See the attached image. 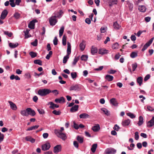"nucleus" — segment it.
Segmentation results:
<instances>
[{
  "label": "nucleus",
  "mask_w": 154,
  "mask_h": 154,
  "mask_svg": "<svg viewBox=\"0 0 154 154\" xmlns=\"http://www.w3.org/2000/svg\"><path fill=\"white\" fill-rule=\"evenodd\" d=\"M67 37L65 35H64L62 38V44L63 45L65 46L66 45Z\"/></svg>",
  "instance_id": "f704fd0d"
},
{
  "label": "nucleus",
  "mask_w": 154,
  "mask_h": 154,
  "mask_svg": "<svg viewBox=\"0 0 154 154\" xmlns=\"http://www.w3.org/2000/svg\"><path fill=\"white\" fill-rule=\"evenodd\" d=\"M110 103L115 106H117L119 103L116 99L114 98L111 99L109 100Z\"/></svg>",
  "instance_id": "6e6552de"
},
{
  "label": "nucleus",
  "mask_w": 154,
  "mask_h": 154,
  "mask_svg": "<svg viewBox=\"0 0 154 154\" xmlns=\"http://www.w3.org/2000/svg\"><path fill=\"white\" fill-rule=\"evenodd\" d=\"M86 44L84 40H82V42L79 44V47L80 50L83 51L85 47Z\"/></svg>",
  "instance_id": "dca6fc26"
},
{
  "label": "nucleus",
  "mask_w": 154,
  "mask_h": 154,
  "mask_svg": "<svg viewBox=\"0 0 154 154\" xmlns=\"http://www.w3.org/2000/svg\"><path fill=\"white\" fill-rule=\"evenodd\" d=\"M69 58V57L68 55H66V56L64 57L63 59V63L64 64L66 63Z\"/></svg>",
  "instance_id": "a18cd8bd"
},
{
  "label": "nucleus",
  "mask_w": 154,
  "mask_h": 154,
  "mask_svg": "<svg viewBox=\"0 0 154 154\" xmlns=\"http://www.w3.org/2000/svg\"><path fill=\"white\" fill-rule=\"evenodd\" d=\"M8 14V12L6 10H4L1 14L0 18L2 20H3L6 17Z\"/></svg>",
  "instance_id": "4468645a"
},
{
  "label": "nucleus",
  "mask_w": 154,
  "mask_h": 154,
  "mask_svg": "<svg viewBox=\"0 0 154 154\" xmlns=\"http://www.w3.org/2000/svg\"><path fill=\"white\" fill-rule=\"evenodd\" d=\"M92 130L94 132H97L100 129V125L98 124H97L92 127Z\"/></svg>",
  "instance_id": "393cba45"
},
{
  "label": "nucleus",
  "mask_w": 154,
  "mask_h": 154,
  "mask_svg": "<svg viewBox=\"0 0 154 154\" xmlns=\"http://www.w3.org/2000/svg\"><path fill=\"white\" fill-rule=\"evenodd\" d=\"M153 39L154 38H152L144 45L143 48L142 49V51H144L148 47L150 46V45L152 43Z\"/></svg>",
  "instance_id": "0eeeda50"
},
{
  "label": "nucleus",
  "mask_w": 154,
  "mask_h": 154,
  "mask_svg": "<svg viewBox=\"0 0 154 154\" xmlns=\"http://www.w3.org/2000/svg\"><path fill=\"white\" fill-rule=\"evenodd\" d=\"M105 78L106 80L110 82L113 80V77L112 76L108 75L106 76Z\"/></svg>",
  "instance_id": "cd10ccee"
},
{
  "label": "nucleus",
  "mask_w": 154,
  "mask_h": 154,
  "mask_svg": "<svg viewBox=\"0 0 154 154\" xmlns=\"http://www.w3.org/2000/svg\"><path fill=\"white\" fill-rule=\"evenodd\" d=\"M139 133L138 132H136L135 133V138L136 140H137L139 138Z\"/></svg>",
  "instance_id": "e2e57ef3"
},
{
  "label": "nucleus",
  "mask_w": 154,
  "mask_h": 154,
  "mask_svg": "<svg viewBox=\"0 0 154 154\" xmlns=\"http://www.w3.org/2000/svg\"><path fill=\"white\" fill-rule=\"evenodd\" d=\"M38 111L40 114H43L45 113L44 110L42 109H38Z\"/></svg>",
  "instance_id": "052dcab7"
},
{
  "label": "nucleus",
  "mask_w": 154,
  "mask_h": 154,
  "mask_svg": "<svg viewBox=\"0 0 154 154\" xmlns=\"http://www.w3.org/2000/svg\"><path fill=\"white\" fill-rule=\"evenodd\" d=\"M63 12L62 11H59L57 13H55V14L56 15H55L54 16H56V17H57L60 18L61 17V15L63 14Z\"/></svg>",
  "instance_id": "c9c22d12"
},
{
  "label": "nucleus",
  "mask_w": 154,
  "mask_h": 154,
  "mask_svg": "<svg viewBox=\"0 0 154 154\" xmlns=\"http://www.w3.org/2000/svg\"><path fill=\"white\" fill-rule=\"evenodd\" d=\"M78 108L79 106L78 105H75L70 109V111L72 112H75L78 110Z\"/></svg>",
  "instance_id": "b1692460"
},
{
  "label": "nucleus",
  "mask_w": 154,
  "mask_h": 154,
  "mask_svg": "<svg viewBox=\"0 0 154 154\" xmlns=\"http://www.w3.org/2000/svg\"><path fill=\"white\" fill-rule=\"evenodd\" d=\"M51 93V90L48 89H40L38 91V94L41 96H45Z\"/></svg>",
  "instance_id": "f03ea898"
},
{
  "label": "nucleus",
  "mask_w": 154,
  "mask_h": 154,
  "mask_svg": "<svg viewBox=\"0 0 154 154\" xmlns=\"http://www.w3.org/2000/svg\"><path fill=\"white\" fill-rule=\"evenodd\" d=\"M130 123V120L128 119L123 121L122 122V125L123 126L125 127L128 125Z\"/></svg>",
  "instance_id": "5701e85b"
},
{
  "label": "nucleus",
  "mask_w": 154,
  "mask_h": 154,
  "mask_svg": "<svg viewBox=\"0 0 154 154\" xmlns=\"http://www.w3.org/2000/svg\"><path fill=\"white\" fill-rule=\"evenodd\" d=\"M97 147V144H94L92 145L91 150L94 153L95 152Z\"/></svg>",
  "instance_id": "2f4dec72"
},
{
  "label": "nucleus",
  "mask_w": 154,
  "mask_h": 154,
  "mask_svg": "<svg viewBox=\"0 0 154 154\" xmlns=\"http://www.w3.org/2000/svg\"><path fill=\"white\" fill-rule=\"evenodd\" d=\"M52 92L55 95H57L59 94L58 91L57 90H51V93Z\"/></svg>",
  "instance_id": "69168bd1"
},
{
  "label": "nucleus",
  "mask_w": 154,
  "mask_h": 154,
  "mask_svg": "<svg viewBox=\"0 0 154 154\" xmlns=\"http://www.w3.org/2000/svg\"><path fill=\"white\" fill-rule=\"evenodd\" d=\"M116 152V150L114 148H109L105 150L104 154H115Z\"/></svg>",
  "instance_id": "20e7f679"
},
{
  "label": "nucleus",
  "mask_w": 154,
  "mask_h": 154,
  "mask_svg": "<svg viewBox=\"0 0 154 154\" xmlns=\"http://www.w3.org/2000/svg\"><path fill=\"white\" fill-rule=\"evenodd\" d=\"M18 44L17 43H10L9 44L10 47L11 48H14L18 46Z\"/></svg>",
  "instance_id": "473e14b6"
},
{
  "label": "nucleus",
  "mask_w": 154,
  "mask_h": 154,
  "mask_svg": "<svg viewBox=\"0 0 154 154\" xmlns=\"http://www.w3.org/2000/svg\"><path fill=\"white\" fill-rule=\"evenodd\" d=\"M137 66V64L136 63L132 64V68L133 71H134Z\"/></svg>",
  "instance_id": "4d7b16f0"
},
{
  "label": "nucleus",
  "mask_w": 154,
  "mask_h": 154,
  "mask_svg": "<svg viewBox=\"0 0 154 154\" xmlns=\"http://www.w3.org/2000/svg\"><path fill=\"white\" fill-rule=\"evenodd\" d=\"M21 2V0H9L10 4L12 7H14L15 5H19Z\"/></svg>",
  "instance_id": "39448f33"
},
{
  "label": "nucleus",
  "mask_w": 154,
  "mask_h": 154,
  "mask_svg": "<svg viewBox=\"0 0 154 154\" xmlns=\"http://www.w3.org/2000/svg\"><path fill=\"white\" fill-rule=\"evenodd\" d=\"M39 126L38 125H36L35 126H32L29 127L26 130V131H30L34 130H35L38 128Z\"/></svg>",
  "instance_id": "bb28decb"
},
{
  "label": "nucleus",
  "mask_w": 154,
  "mask_h": 154,
  "mask_svg": "<svg viewBox=\"0 0 154 154\" xmlns=\"http://www.w3.org/2000/svg\"><path fill=\"white\" fill-rule=\"evenodd\" d=\"M150 77V75L149 74H147L145 77L144 79V81L145 82L147 80H148L149 79Z\"/></svg>",
  "instance_id": "774afa93"
},
{
  "label": "nucleus",
  "mask_w": 154,
  "mask_h": 154,
  "mask_svg": "<svg viewBox=\"0 0 154 154\" xmlns=\"http://www.w3.org/2000/svg\"><path fill=\"white\" fill-rule=\"evenodd\" d=\"M10 79L11 80H13L14 79L16 80H20V78L17 75L15 76L14 75H11L10 77Z\"/></svg>",
  "instance_id": "7c9ffc66"
},
{
  "label": "nucleus",
  "mask_w": 154,
  "mask_h": 154,
  "mask_svg": "<svg viewBox=\"0 0 154 154\" xmlns=\"http://www.w3.org/2000/svg\"><path fill=\"white\" fill-rule=\"evenodd\" d=\"M101 110L107 116H109V115L110 113H109V112L106 108H103L101 109Z\"/></svg>",
  "instance_id": "58836bf2"
},
{
  "label": "nucleus",
  "mask_w": 154,
  "mask_h": 154,
  "mask_svg": "<svg viewBox=\"0 0 154 154\" xmlns=\"http://www.w3.org/2000/svg\"><path fill=\"white\" fill-rule=\"evenodd\" d=\"M29 31L28 29H26L25 31H24V32L25 34V37L27 38L29 37Z\"/></svg>",
  "instance_id": "603ef678"
},
{
  "label": "nucleus",
  "mask_w": 154,
  "mask_h": 154,
  "mask_svg": "<svg viewBox=\"0 0 154 154\" xmlns=\"http://www.w3.org/2000/svg\"><path fill=\"white\" fill-rule=\"evenodd\" d=\"M77 139L80 143H82L83 142V138L79 136H77Z\"/></svg>",
  "instance_id": "c03bdc74"
},
{
  "label": "nucleus",
  "mask_w": 154,
  "mask_h": 154,
  "mask_svg": "<svg viewBox=\"0 0 154 154\" xmlns=\"http://www.w3.org/2000/svg\"><path fill=\"white\" fill-rule=\"evenodd\" d=\"M137 56V52H132L130 54V57L132 58H134Z\"/></svg>",
  "instance_id": "a19ab883"
},
{
  "label": "nucleus",
  "mask_w": 154,
  "mask_h": 154,
  "mask_svg": "<svg viewBox=\"0 0 154 154\" xmlns=\"http://www.w3.org/2000/svg\"><path fill=\"white\" fill-rule=\"evenodd\" d=\"M31 44L34 46H36L38 44V41L37 39H35V40L31 42Z\"/></svg>",
  "instance_id": "bf43d9fd"
},
{
  "label": "nucleus",
  "mask_w": 154,
  "mask_h": 154,
  "mask_svg": "<svg viewBox=\"0 0 154 154\" xmlns=\"http://www.w3.org/2000/svg\"><path fill=\"white\" fill-rule=\"evenodd\" d=\"M56 16H52L50 18L49 22L51 25L54 26L57 22V21L56 19Z\"/></svg>",
  "instance_id": "423d86ee"
},
{
  "label": "nucleus",
  "mask_w": 154,
  "mask_h": 154,
  "mask_svg": "<svg viewBox=\"0 0 154 154\" xmlns=\"http://www.w3.org/2000/svg\"><path fill=\"white\" fill-rule=\"evenodd\" d=\"M143 123V117L140 116L139 118V121L138 124L139 126L141 125Z\"/></svg>",
  "instance_id": "72a5a7b5"
},
{
  "label": "nucleus",
  "mask_w": 154,
  "mask_h": 154,
  "mask_svg": "<svg viewBox=\"0 0 154 154\" xmlns=\"http://www.w3.org/2000/svg\"><path fill=\"white\" fill-rule=\"evenodd\" d=\"M154 125V116L152 117L151 120L149 121L147 124V126L150 128Z\"/></svg>",
  "instance_id": "f3484780"
},
{
  "label": "nucleus",
  "mask_w": 154,
  "mask_h": 154,
  "mask_svg": "<svg viewBox=\"0 0 154 154\" xmlns=\"http://www.w3.org/2000/svg\"><path fill=\"white\" fill-rule=\"evenodd\" d=\"M138 9L140 11L145 12L146 10V8L143 5H139L138 7Z\"/></svg>",
  "instance_id": "a211bd4d"
},
{
  "label": "nucleus",
  "mask_w": 154,
  "mask_h": 154,
  "mask_svg": "<svg viewBox=\"0 0 154 154\" xmlns=\"http://www.w3.org/2000/svg\"><path fill=\"white\" fill-rule=\"evenodd\" d=\"M88 58V56L86 55H83L81 57V59L82 60L86 61Z\"/></svg>",
  "instance_id": "09e8293b"
},
{
  "label": "nucleus",
  "mask_w": 154,
  "mask_h": 154,
  "mask_svg": "<svg viewBox=\"0 0 154 154\" xmlns=\"http://www.w3.org/2000/svg\"><path fill=\"white\" fill-rule=\"evenodd\" d=\"M55 102L56 103H64L65 102V99L63 97H60L59 98H57L54 100Z\"/></svg>",
  "instance_id": "2eb2a0df"
},
{
  "label": "nucleus",
  "mask_w": 154,
  "mask_h": 154,
  "mask_svg": "<svg viewBox=\"0 0 154 154\" xmlns=\"http://www.w3.org/2000/svg\"><path fill=\"white\" fill-rule=\"evenodd\" d=\"M52 113L56 115H60L61 112L60 111H57V110H54L52 111Z\"/></svg>",
  "instance_id": "8fccbe9b"
},
{
  "label": "nucleus",
  "mask_w": 154,
  "mask_h": 154,
  "mask_svg": "<svg viewBox=\"0 0 154 154\" xmlns=\"http://www.w3.org/2000/svg\"><path fill=\"white\" fill-rule=\"evenodd\" d=\"M25 139L27 141H30L32 143H34L35 142V139L30 136L26 137L25 138Z\"/></svg>",
  "instance_id": "c85d7f7f"
},
{
  "label": "nucleus",
  "mask_w": 154,
  "mask_h": 154,
  "mask_svg": "<svg viewBox=\"0 0 154 154\" xmlns=\"http://www.w3.org/2000/svg\"><path fill=\"white\" fill-rule=\"evenodd\" d=\"M80 118L81 119H86L89 117V116L87 113H84L81 114L79 115Z\"/></svg>",
  "instance_id": "a878e982"
},
{
  "label": "nucleus",
  "mask_w": 154,
  "mask_h": 154,
  "mask_svg": "<svg viewBox=\"0 0 154 154\" xmlns=\"http://www.w3.org/2000/svg\"><path fill=\"white\" fill-rule=\"evenodd\" d=\"M27 111L28 113V116L30 115L32 116H34L35 115V111L30 108H27Z\"/></svg>",
  "instance_id": "9d476101"
},
{
  "label": "nucleus",
  "mask_w": 154,
  "mask_h": 154,
  "mask_svg": "<svg viewBox=\"0 0 154 154\" xmlns=\"http://www.w3.org/2000/svg\"><path fill=\"white\" fill-rule=\"evenodd\" d=\"M29 55L31 56V57L32 58H34L37 56V53L31 51L29 53Z\"/></svg>",
  "instance_id": "49530a36"
},
{
  "label": "nucleus",
  "mask_w": 154,
  "mask_h": 154,
  "mask_svg": "<svg viewBox=\"0 0 154 154\" xmlns=\"http://www.w3.org/2000/svg\"><path fill=\"white\" fill-rule=\"evenodd\" d=\"M119 48V44L117 43H115L112 46V48L113 49H116Z\"/></svg>",
  "instance_id": "de8ad7c7"
},
{
  "label": "nucleus",
  "mask_w": 154,
  "mask_h": 154,
  "mask_svg": "<svg viewBox=\"0 0 154 154\" xmlns=\"http://www.w3.org/2000/svg\"><path fill=\"white\" fill-rule=\"evenodd\" d=\"M67 55L69 56L71 53V45L69 42H67Z\"/></svg>",
  "instance_id": "412c9836"
},
{
  "label": "nucleus",
  "mask_w": 154,
  "mask_h": 154,
  "mask_svg": "<svg viewBox=\"0 0 154 154\" xmlns=\"http://www.w3.org/2000/svg\"><path fill=\"white\" fill-rule=\"evenodd\" d=\"M91 53L93 55H94L97 52V48L95 47L94 46H92L91 48Z\"/></svg>",
  "instance_id": "4be33fe9"
},
{
  "label": "nucleus",
  "mask_w": 154,
  "mask_h": 154,
  "mask_svg": "<svg viewBox=\"0 0 154 154\" xmlns=\"http://www.w3.org/2000/svg\"><path fill=\"white\" fill-rule=\"evenodd\" d=\"M14 17L16 19H19L20 17V14L18 12L15 13L14 15Z\"/></svg>",
  "instance_id": "6e6d98bb"
},
{
  "label": "nucleus",
  "mask_w": 154,
  "mask_h": 154,
  "mask_svg": "<svg viewBox=\"0 0 154 154\" xmlns=\"http://www.w3.org/2000/svg\"><path fill=\"white\" fill-rule=\"evenodd\" d=\"M4 33L5 35H8L9 37H11L12 35V33L8 31H4Z\"/></svg>",
  "instance_id": "864d4df0"
},
{
  "label": "nucleus",
  "mask_w": 154,
  "mask_h": 154,
  "mask_svg": "<svg viewBox=\"0 0 154 154\" xmlns=\"http://www.w3.org/2000/svg\"><path fill=\"white\" fill-rule=\"evenodd\" d=\"M108 50L105 48H101L99 49L98 51V53L100 54H104L108 53Z\"/></svg>",
  "instance_id": "6ab92c4d"
},
{
  "label": "nucleus",
  "mask_w": 154,
  "mask_h": 154,
  "mask_svg": "<svg viewBox=\"0 0 154 154\" xmlns=\"http://www.w3.org/2000/svg\"><path fill=\"white\" fill-rule=\"evenodd\" d=\"M64 30V27L63 26H62L59 30V36L61 37L63 35Z\"/></svg>",
  "instance_id": "4c0bfd02"
},
{
  "label": "nucleus",
  "mask_w": 154,
  "mask_h": 154,
  "mask_svg": "<svg viewBox=\"0 0 154 154\" xmlns=\"http://www.w3.org/2000/svg\"><path fill=\"white\" fill-rule=\"evenodd\" d=\"M143 79L142 77H138L137 80V83L139 84V85L140 86L142 83Z\"/></svg>",
  "instance_id": "c756f323"
},
{
  "label": "nucleus",
  "mask_w": 154,
  "mask_h": 154,
  "mask_svg": "<svg viewBox=\"0 0 154 154\" xmlns=\"http://www.w3.org/2000/svg\"><path fill=\"white\" fill-rule=\"evenodd\" d=\"M79 60L78 57H75L73 60V61L72 62V64L73 66H75L77 63V62Z\"/></svg>",
  "instance_id": "13d9d810"
},
{
  "label": "nucleus",
  "mask_w": 154,
  "mask_h": 154,
  "mask_svg": "<svg viewBox=\"0 0 154 154\" xmlns=\"http://www.w3.org/2000/svg\"><path fill=\"white\" fill-rule=\"evenodd\" d=\"M4 138V135L1 132H0V143H1L3 140Z\"/></svg>",
  "instance_id": "680f3d73"
},
{
  "label": "nucleus",
  "mask_w": 154,
  "mask_h": 154,
  "mask_svg": "<svg viewBox=\"0 0 154 154\" xmlns=\"http://www.w3.org/2000/svg\"><path fill=\"white\" fill-rule=\"evenodd\" d=\"M34 63L40 65H42V62L40 60H36L34 61Z\"/></svg>",
  "instance_id": "79ce46f5"
},
{
  "label": "nucleus",
  "mask_w": 154,
  "mask_h": 154,
  "mask_svg": "<svg viewBox=\"0 0 154 154\" xmlns=\"http://www.w3.org/2000/svg\"><path fill=\"white\" fill-rule=\"evenodd\" d=\"M127 115L132 119H134L135 117V116L131 112L127 113Z\"/></svg>",
  "instance_id": "5fc2aeb1"
},
{
  "label": "nucleus",
  "mask_w": 154,
  "mask_h": 154,
  "mask_svg": "<svg viewBox=\"0 0 154 154\" xmlns=\"http://www.w3.org/2000/svg\"><path fill=\"white\" fill-rule=\"evenodd\" d=\"M21 114L23 116H28V113L27 111V109L26 110H24L21 111L20 112Z\"/></svg>",
  "instance_id": "e433bc0d"
},
{
  "label": "nucleus",
  "mask_w": 154,
  "mask_h": 154,
  "mask_svg": "<svg viewBox=\"0 0 154 154\" xmlns=\"http://www.w3.org/2000/svg\"><path fill=\"white\" fill-rule=\"evenodd\" d=\"M73 145L77 149L79 147V144L76 141H74L73 142Z\"/></svg>",
  "instance_id": "338daca9"
},
{
  "label": "nucleus",
  "mask_w": 154,
  "mask_h": 154,
  "mask_svg": "<svg viewBox=\"0 0 154 154\" xmlns=\"http://www.w3.org/2000/svg\"><path fill=\"white\" fill-rule=\"evenodd\" d=\"M48 105H50L49 108L52 109H54L55 108H58L59 107V105L54 104L52 102H49Z\"/></svg>",
  "instance_id": "f8f14e48"
},
{
  "label": "nucleus",
  "mask_w": 154,
  "mask_h": 154,
  "mask_svg": "<svg viewBox=\"0 0 154 154\" xmlns=\"http://www.w3.org/2000/svg\"><path fill=\"white\" fill-rule=\"evenodd\" d=\"M8 103L10 105L11 108L12 109L14 110H17V108L15 104L11 101H9Z\"/></svg>",
  "instance_id": "aec40b11"
},
{
  "label": "nucleus",
  "mask_w": 154,
  "mask_h": 154,
  "mask_svg": "<svg viewBox=\"0 0 154 154\" xmlns=\"http://www.w3.org/2000/svg\"><path fill=\"white\" fill-rule=\"evenodd\" d=\"M50 144L48 142L46 143L45 144L42 146V149L43 150L45 151L48 149L50 147Z\"/></svg>",
  "instance_id": "9b49d317"
},
{
  "label": "nucleus",
  "mask_w": 154,
  "mask_h": 154,
  "mask_svg": "<svg viewBox=\"0 0 154 154\" xmlns=\"http://www.w3.org/2000/svg\"><path fill=\"white\" fill-rule=\"evenodd\" d=\"M54 133L58 137L60 138L63 140H65L67 138L66 134L61 132V131L55 130Z\"/></svg>",
  "instance_id": "f257e3e1"
},
{
  "label": "nucleus",
  "mask_w": 154,
  "mask_h": 154,
  "mask_svg": "<svg viewBox=\"0 0 154 154\" xmlns=\"http://www.w3.org/2000/svg\"><path fill=\"white\" fill-rule=\"evenodd\" d=\"M58 39L56 37H55L54 39L53 40L54 44L56 45L57 44Z\"/></svg>",
  "instance_id": "0e129e2a"
},
{
  "label": "nucleus",
  "mask_w": 154,
  "mask_h": 154,
  "mask_svg": "<svg viewBox=\"0 0 154 154\" xmlns=\"http://www.w3.org/2000/svg\"><path fill=\"white\" fill-rule=\"evenodd\" d=\"M36 20H33L30 21L28 25V27L31 29H34L35 26V23L37 22Z\"/></svg>",
  "instance_id": "ddd939ff"
},
{
  "label": "nucleus",
  "mask_w": 154,
  "mask_h": 154,
  "mask_svg": "<svg viewBox=\"0 0 154 154\" xmlns=\"http://www.w3.org/2000/svg\"><path fill=\"white\" fill-rule=\"evenodd\" d=\"M81 86L79 84L73 85L71 86L69 90L70 91H78L80 90Z\"/></svg>",
  "instance_id": "7ed1b4c3"
},
{
  "label": "nucleus",
  "mask_w": 154,
  "mask_h": 154,
  "mask_svg": "<svg viewBox=\"0 0 154 154\" xmlns=\"http://www.w3.org/2000/svg\"><path fill=\"white\" fill-rule=\"evenodd\" d=\"M71 75L72 78L74 79L77 77V73L76 72H72L71 73Z\"/></svg>",
  "instance_id": "3c124183"
},
{
  "label": "nucleus",
  "mask_w": 154,
  "mask_h": 154,
  "mask_svg": "<svg viewBox=\"0 0 154 154\" xmlns=\"http://www.w3.org/2000/svg\"><path fill=\"white\" fill-rule=\"evenodd\" d=\"M119 0H110L111 4H109L110 6L113 5H117L118 3Z\"/></svg>",
  "instance_id": "37998d69"
},
{
  "label": "nucleus",
  "mask_w": 154,
  "mask_h": 154,
  "mask_svg": "<svg viewBox=\"0 0 154 154\" xmlns=\"http://www.w3.org/2000/svg\"><path fill=\"white\" fill-rule=\"evenodd\" d=\"M62 146L61 145H57L54 148V152L56 153H57L61 150Z\"/></svg>",
  "instance_id": "1a4fd4ad"
},
{
  "label": "nucleus",
  "mask_w": 154,
  "mask_h": 154,
  "mask_svg": "<svg viewBox=\"0 0 154 154\" xmlns=\"http://www.w3.org/2000/svg\"><path fill=\"white\" fill-rule=\"evenodd\" d=\"M113 26L115 29H119L120 27L117 22H114L113 23Z\"/></svg>",
  "instance_id": "ea45409f"
}]
</instances>
